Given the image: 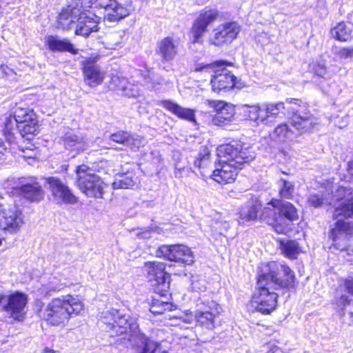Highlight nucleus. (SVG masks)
Masks as SVG:
<instances>
[{
	"label": "nucleus",
	"instance_id": "nucleus-13",
	"mask_svg": "<svg viewBox=\"0 0 353 353\" xmlns=\"http://www.w3.org/2000/svg\"><path fill=\"white\" fill-rule=\"evenodd\" d=\"M157 255L170 261L192 265L194 261V256L191 249L184 245H163L160 246Z\"/></svg>",
	"mask_w": 353,
	"mask_h": 353
},
{
	"label": "nucleus",
	"instance_id": "nucleus-23",
	"mask_svg": "<svg viewBox=\"0 0 353 353\" xmlns=\"http://www.w3.org/2000/svg\"><path fill=\"white\" fill-rule=\"evenodd\" d=\"M62 141L67 150L74 153L73 157L90 147L86 137L80 132H68L62 138Z\"/></svg>",
	"mask_w": 353,
	"mask_h": 353
},
{
	"label": "nucleus",
	"instance_id": "nucleus-55",
	"mask_svg": "<svg viewBox=\"0 0 353 353\" xmlns=\"http://www.w3.org/2000/svg\"><path fill=\"white\" fill-rule=\"evenodd\" d=\"M348 170L350 174L353 175V161L349 163Z\"/></svg>",
	"mask_w": 353,
	"mask_h": 353
},
{
	"label": "nucleus",
	"instance_id": "nucleus-45",
	"mask_svg": "<svg viewBox=\"0 0 353 353\" xmlns=\"http://www.w3.org/2000/svg\"><path fill=\"white\" fill-rule=\"evenodd\" d=\"M65 285L63 283H61L58 281L57 279H53V280L50 281L46 285L44 286L45 290L47 293L60 291L63 289Z\"/></svg>",
	"mask_w": 353,
	"mask_h": 353
},
{
	"label": "nucleus",
	"instance_id": "nucleus-61",
	"mask_svg": "<svg viewBox=\"0 0 353 353\" xmlns=\"http://www.w3.org/2000/svg\"><path fill=\"white\" fill-rule=\"evenodd\" d=\"M201 170V172H205V170ZM202 175H203V176H205V174H204V173H202Z\"/></svg>",
	"mask_w": 353,
	"mask_h": 353
},
{
	"label": "nucleus",
	"instance_id": "nucleus-31",
	"mask_svg": "<svg viewBox=\"0 0 353 353\" xmlns=\"http://www.w3.org/2000/svg\"><path fill=\"white\" fill-rule=\"evenodd\" d=\"M112 84L114 85V89L121 91V94L128 97H136L139 95L138 88L130 84L124 77H113L112 78Z\"/></svg>",
	"mask_w": 353,
	"mask_h": 353
},
{
	"label": "nucleus",
	"instance_id": "nucleus-58",
	"mask_svg": "<svg viewBox=\"0 0 353 353\" xmlns=\"http://www.w3.org/2000/svg\"><path fill=\"white\" fill-rule=\"evenodd\" d=\"M149 88L153 89V90H157L158 88L157 87L156 84L154 83H152L151 86H149Z\"/></svg>",
	"mask_w": 353,
	"mask_h": 353
},
{
	"label": "nucleus",
	"instance_id": "nucleus-16",
	"mask_svg": "<svg viewBox=\"0 0 353 353\" xmlns=\"http://www.w3.org/2000/svg\"><path fill=\"white\" fill-rule=\"evenodd\" d=\"M195 319L198 325L208 330L214 327V319L221 312L220 305L214 301L197 304Z\"/></svg>",
	"mask_w": 353,
	"mask_h": 353
},
{
	"label": "nucleus",
	"instance_id": "nucleus-7",
	"mask_svg": "<svg viewBox=\"0 0 353 353\" xmlns=\"http://www.w3.org/2000/svg\"><path fill=\"white\" fill-rule=\"evenodd\" d=\"M258 276H264L269 285L275 290H290L294 289L296 286L294 273L285 264L272 261L263 265L259 269Z\"/></svg>",
	"mask_w": 353,
	"mask_h": 353
},
{
	"label": "nucleus",
	"instance_id": "nucleus-51",
	"mask_svg": "<svg viewBox=\"0 0 353 353\" xmlns=\"http://www.w3.org/2000/svg\"><path fill=\"white\" fill-rule=\"evenodd\" d=\"M12 128V118L10 117L9 119H8L6 123V130L8 131V134H6V138L8 141H11V138L12 137V134L11 132H9V130H10Z\"/></svg>",
	"mask_w": 353,
	"mask_h": 353
},
{
	"label": "nucleus",
	"instance_id": "nucleus-46",
	"mask_svg": "<svg viewBox=\"0 0 353 353\" xmlns=\"http://www.w3.org/2000/svg\"><path fill=\"white\" fill-rule=\"evenodd\" d=\"M199 157V158L195 160L194 166L200 170H204L210 164V154H200Z\"/></svg>",
	"mask_w": 353,
	"mask_h": 353
},
{
	"label": "nucleus",
	"instance_id": "nucleus-1",
	"mask_svg": "<svg viewBox=\"0 0 353 353\" xmlns=\"http://www.w3.org/2000/svg\"><path fill=\"white\" fill-rule=\"evenodd\" d=\"M217 155L219 163L212 172V178L221 184L234 182L243 165L255 158L250 148L236 141L219 146Z\"/></svg>",
	"mask_w": 353,
	"mask_h": 353
},
{
	"label": "nucleus",
	"instance_id": "nucleus-6",
	"mask_svg": "<svg viewBox=\"0 0 353 353\" xmlns=\"http://www.w3.org/2000/svg\"><path fill=\"white\" fill-rule=\"evenodd\" d=\"M232 65L231 62L219 60L201 66L196 70L210 74L212 91L216 94H223L234 88H241L242 87L241 83L237 81L234 74L227 68V66Z\"/></svg>",
	"mask_w": 353,
	"mask_h": 353
},
{
	"label": "nucleus",
	"instance_id": "nucleus-50",
	"mask_svg": "<svg viewBox=\"0 0 353 353\" xmlns=\"http://www.w3.org/2000/svg\"><path fill=\"white\" fill-rule=\"evenodd\" d=\"M344 285L346 291L353 296V277L348 276L344 281Z\"/></svg>",
	"mask_w": 353,
	"mask_h": 353
},
{
	"label": "nucleus",
	"instance_id": "nucleus-18",
	"mask_svg": "<svg viewBox=\"0 0 353 353\" xmlns=\"http://www.w3.org/2000/svg\"><path fill=\"white\" fill-rule=\"evenodd\" d=\"M180 51V43L178 39L166 37L157 44L156 52L163 64L172 62Z\"/></svg>",
	"mask_w": 353,
	"mask_h": 353
},
{
	"label": "nucleus",
	"instance_id": "nucleus-36",
	"mask_svg": "<svg viewBox=\"0 0 353 353\" xmlns=\"http://www.w3.org/2000/svg\"><path fill=\"white\" fill-rule=\"evenodd\" d=\"M334 201L338 202L337 204L339 203V201L336 199L334 194L330 198L320 192L310 194L307 199L308 203L314 208H319L323 205H332Z\"/></svg>",
	"mask_w": 353,
	"mask_h": 353
},
{
	"label": "nucleus",
	"instance_id": "nucleus-24",
	"mask_svg": "<svg viewBox=\"0 0 353 353\" xmlns=\"http://www.w3.org/2000/svg\"><path fill=\"white\" fill-rule=\"evenodd\" d=\"M19 192L32 202H39L43 199L44 191L36 179L29 178L22 181Z\"/></svg>",
	"mask_w": 353,
	"mask_h": 353
},
{
	"label": "nucleus",
	"instance_id": "nucleus-9",
	"mask_svg": "<svg viewBox=\"0 0 353 353\" xmlns=\"http://www.w3.org/2000/svg\"><path fill=\"white\" fill-rule=\"evenodd\" d=\"M77 185L89 197L102 198L104 183L94 171L85 165L78 166L76 170Z\"/></svg>",
	"mask_w": 353,
	"mask_h": 353
},
{
	"label": "nucleus",
	"instance_id": "nucleus-20",
	"mask_svg": "<svg viewBox=\"0 0 353 353\" xmlns=\"http://www.w3.org/2000/svg\"><path fill=\"white\" fill-rule=\"evenodd\" d=\"M27 302L28 298L25 294L16 292L8 296V303L3 310L10 317L20 321L25 314L24 310Z\"/></svg>",
	"mask_w": 353,
	"mask_h": 353
},
{
	"label": "nucleus",
	"instance_id": "nucleus-43",
	"mask_svg": "<svg viewBox=\"0 0 353 353\" xmlns=\"http://www.w3.org/2000/svg\"><path fill=\"white\" fill-rule=\"evenodd\" d=\"M128 137L129 132L125 131H119L111 134L110 136V140L126 146Z\"/></svg>",
	"mask_w": 353,
	"mask_h": 353
},
{
	"label": "nucleus",
	"instance_id": "nucleus-12",
	"mask_svg": "<svg viewBox=\"0 0 353 353\" xmlns=\"http://www.w3.org/2000/svg\"><path fill=\"white\" fill-rule=\"evenodd\" d=\"M241 27L236 21H227L214 28L209 37V43L215 46L231 43L236 39Z\"/></svg>",
	"mask_w": 353,
	"mask_h": 353
},
{
	"label": "nucleus",
	"instance_id": "nucleus-11",
	"mask_svg": "<svg viewBox=\"0 0 353 353\" xmlns=\"http://www.w3.org/2000/svg\"><path fill=\"white\" fill-rule=\"evenodd\" d=\"M163 263L153 261L145 264L147 278L155 287V291L161 296H165L170 288V275L165 272Z\"/></svg>",
	"mask_w": 353,
	"mask_h": 353
},
{
	"label": "nucleus",
	"instance_id": "nucleus-37",
	"mask_svg": "<svg viewBox=\"0 0 353 353\" xmlns=\"http://www.w3.org/2000/svg\"><path fill=\"white\" fill-rule=\"evenodd\" d=\"M125 35V32L123 30L108 34L105 38L106 48L115 49L117 47H120L124 41Z\"/></svg>",
	"mask_w": 353,
	"mask_h": 353
},
{
	"label": "nucleus",
	"instance_id": "nucleus-10",
	"mask_svg": "<svg viewBox=\"0 0 353 353\" xmlns=\"http://www.w3.org/2000/svg\"><path fill=\"white\" fill-rule=\"evenodd\" d=\"M94 3L103 9V19L108 22H117L134 10L132 0H95Z\"/></svg>",
	"mask_w": 353,
	"mask_h": 353
},
{
	"label": "nucleus",
	"instance_id": "nucleus-52",
	"mask_svg": "<svg viewBox=\"0 0 353 353\" xmlns=\"http://www.w3.org/2000/svg\"><path fill=\"white\" fill-rule=\"evenodd\" d=\"M350 299L349 297L346 295H342L339 301V303L340 305H342L343 306H346L347 305H349L350 303Z\"/></svg>",
	"mask_w": 353,
	"mask_h": 353
},
{
	"label": "nucleus",
	"instance_id": "nucleus-38",
	"mask_svg": "<svg viewBox=\"0 0 353 353\" xmlns=\"http://www.w3.org/2000/svg\"><path fill=\"white\" fill-rule=\"evenodd\" d=\"M279 196L282 199H290L294 191V184L290 181L281 179L277 181Z\"/></svg>",
	"mask_w": 353,
	"mask_h": 353
},
{
	"label": "nucleus",
	"instance_id": "nucleus-40",
	"mask_svg": "<svg viewBox=\"0 0 353 353\" xmlns=\"http://www.w3.org/2000/svg\"><path fill=\"white\" fill-rule=\"evenodd\" d=\"M281 249L283 254L290 259H296L300 252L299 243L295 241L282 242Z\"/></svg>",
	"mask_w": 353,
	"mask_h": 353
},
{
	"label": "nucleus",
	"instance_id": "nucleus-3",
	"mask_svg": "<svg viewBox=\"0 0 353 353\" xmlns=\"http://www.w3.org/2000/svg\"><path fill=\"white\" fill-rule=\"evenodd\" d=\"M84 305L70 294L51 300L41 311V317L48 325L63 327L73 316L80 315Z\"/></svg>",
	"mask_w": 353,
	"mask_h": 353
},
{
	"label": "nucleus",
	"instance_id": "nucleus-34",
	"mask_svg": "<svg viewBox=\"0 0 353 353\" xmlns=\"http://www.w3.org/2000/svg\"><path fill=\"white\" fill-rule=\"evenodd\" d=\"M265 117L267 118V125L273 121V119L285 114V107L283 102L264 103Z\"/></svg>",
	"mask_w": 353,
	"mask_h": 353
},
{
	"label": "nucleus",
	"instance_id": "nucleus-26",
	"mask_svg": "<svg viewBox=\"0 0 353 353\" xmlns=\"http://www.w3.org/2000/svg\"><path fill=\"white\" fill-rule=\"evenodd\" d=\"M46 43L50 50L52 52H68L76 54L78 50L68 39H61L55 35H49L46 39Z\"/></svg>",
	"mask_w": 353,
	"mask_h": 353
},
{
	"label": "nucleus",
	"instance_id": "nucleus-29",
	"mask_svg": "<svg viewBox=\"0 0 353 353\" xmlns=\"http://www.w3.org/2000/svg\"><path fill=\"white\" fill-rule=\"evenodd\" d=\"M161 105L180 119L195 122L194 110L185 108L169 100L161 101Z\"/></svg>",
	"mask_w": 353,
	"mask_h": 353
},
{
	"label": "nucleus",
	"instance_id": "nucleus-17",
	"mask_svg": "<svg viewBox=\"0 0 353 353\" xmlns=\"http://www.w3.org/2000/svg\"><path fill=\"white\" fill-rule=\"evenodd\" d=\"M47 189L50 192L53 200L57 203L72 204L77 199L68 187L57 177L50 176L46 179Z\"/></svg>",
	"mask_w": 353,
	"mask_h": 353
},
{
	"label": "nucleus",
	"instance_id": "nucleus-48",
	"mask_svg": "<svg viewBox=\"0 0 353 353\" xmlns=\"http://www.w3.org/2000/svg\"><path fill=\"white\" fill-rule=\"evenodd\" d=\"M313 70L315 75L321 78H326L327 70L325 66L323 64L318 63L314 66Z\"/></svg>",
	"mask_w": 353,
	"mask_h": 353
},
{
	"label": "nucleus",
	"instance_id": "nucleus-4",
	"mask_svg": "<svg viewBox=\"0 0 353 353\" xmlns=\"http://www.w3.org/2000/svg\"><path fill=\"white\" fill-rule=\"evenodd\" d=\"M83 2L78 0L76 6L70 5L59 14L58 22L63 29H69L74 23H77L75 29L77 35L88 37L92 32L99 30L101 17L90 11L82 10Z\"/></svg>",
	"mask_w": 353,
	"mask_h": 353
},
{
	"label": "nucleus",
	"instance_id": "nucleus-60",
	"mask_svg": "<svg viewBox=\"0 0 353 353\" xmlns=\"http://www.w3.org/2000/svg\"><path fill=\"white\" fill-rule=\"evenodd\" d=\"M201 170V172H205V170ZM202 175H203V176H205V174H204V173H202Z\"/></svg>",
	"mask_w": 353,
	"mask_h": 353
},
{
	"label": "nucleus",
	"instance_id": "nucleus-15",
	"mask_svg": "<svg viewBox=\"0 0 353 353\" xmlns=\"http://www.w3.org/2000/svg\"><path fill=\"white\" fill-rule=\"evenodd\" d=\"M22 212L16 206H3L0 215V229L9 234H16L22 227Z\"/></svg>",
	"mask_w": 353,
	"mask_h": 353
},
{
	"label": "nucleus",
	"instance_id": "nucleus-28",
	"mask_svg": "<svg viewBox=\"0 0 353 353\" xmlns=\"http://www.w3.org/2000/svg\"><path fill=\"white\" fill-rule=\"evenodd\" d=\"M242 114L246 119L254 122L256 125H267L263 104L261 106L258 104L252 105L245 104L242 107Z\"/></svg>",
	"mask_w": 353,
	"mask_h": 353
},
{
	"label": "nucleus",
	"instance_id": "nucleus-44",
	"mask_svg": "<svg viewBox=\"0 0 353 353\" xmlns=\"http://www.w3.org/2000/svg\"><path fill=\"white\" fill-rule=\"evenodd\" d=\"M38 120L36 116L34 117V121H27L26 123H21L23 125L21 126L22 128L23 131L26 134H34L38 130Z\"/></svg>",
	"mask_w": 353,
	"mask_h": 353
},
{
	"label": "nucleus",
	"instance_id": "nucleus-33",
	"mask_svg": "<svg viewBox=\"0 0 353 353\" xmlns=\"http://www.w3.org/2000/svg\"><path fill=\"white\" fill-rule=\"evenodd\" d=\"M137 179L133 172L119 173L117 174L112 187L115 190L132 188L137 183Z\"/></svg>",
	"mask_w": 353,
	"mask_h": 353
},
{
	"label": "nucleus",
	"instance_id": "nucleus-32",
	"mask_svg": "<svg viewBox=\"0 0 353 353\" xmlns=\"http://www.w3.org/2000/svg\"><path fill=\"white\" fill-rule=\"evenodd\" d=\"M332 36L341 41H347L353 38V23L340 22L330 30Z\"/></svg>",
	"mask_w": 353,
	"mask_h": 353
},
{
	"label": "nucleus",
	"instance_id": "nucleus-30",
	"mask_svg": "<svg viewBox=\"0 0 353 353\" xmlns=\"http://www.w3.org/2000/svg\"><path fill=\"white\" fill-rule=\"evenodd\" d=\"M85 82L90 87H96L101 84L104 79V73L99 66L87 63L83 68Z\"/></svg>",
	"mask_w": 353,
	"mask_h": 353
},
{
	"label": "nucleus",
	"instance_id": "nucleus-56",
	"mask_svg": "<svg viewBox=\"0 0 353 353\" xmlns=\"http://www.w3.org/2000/svg\"><path fill=\"white\" fill-rule=\"evenodd\" d=\"M339 188H343V186H338V187L336 188V190H334H334H332V195H331V196H330V195H329V194H325V195H326L327 197L332 198V196L334 194H335V192H336V190H338ZM343 188H345V187H343ZM345 189H348V188H345ZM350 190H352V188H350Z\"/></svg>",
	"mask_w": 353,
	"mask_h": 353
},
{
	"label": "nucleus",
	"instance_id": "nucleus-42",
	"mask_svg": "<svg viewBox=\"0 0 353 353\" xmlns=\"http://www.w3.org/2000/svg\"><path fill=\"white\" fill-rule=\"evenodd\" d=\"M144 145V139L139 136H134L129 133L126 146L136 150Z\"/></svg>",
	"mask_w": 353,
	"mask_h": 353
},
{
	"label": "nucleus",
	"instance_id": "nucleus-5",
	"mask_svg": "<svg viewBox=\"0 0 353 353\" xmlns=\"http://www.w3.org/2000/svg\"><path fill=\"white\" fill-rule=\"evenodd\" d=\"M100 321L101 327L110 332L111 336L125 334L132 345L134 343V336L141 334L137 321L117 309L103 312Z\"/></svg>",
	"mask_w": 353,
	"mask_h": 353
},
{
	"label": "nucleus",
	"instance_id": "nucleus-59",
	"mask_svg": "<svg viewBox=\"0 0 353 353\" xmlns=\"http://www.w3.org/2000/svg\"><path fill=\"white\" fill-rule=\"evenodd\" d=\"M3 298H4L3 295H0V303L2 302Z\"/></svg>",
	"mask_w": 353,
	"mask_h": 353
},
{
	"label": "nucleus",
	"instance_id": "nucleus-49",
	"mask_svg": "<svg viewBox=\"0 0 353 353\" xmlns=\"http://www.w3.org/2000/svg\"><path fill=\"white\" fill-rule=\"evenodd\" d=\"M341 58L347 59L353 57V48H341L338 52Z\"/></svg>",
	"mask_w": 353,
	"mask_h": 353
},
{
	"label": "nucleus",
	"instance_id": "nucleus-22",
	"mask_svg": "<svg viewBox=\"0 0 353 353\" xmlns=\"http://www.w3.org/2000/svg\"><path fill=\"white\" fill-rule=\"evenodd\" d=\"M206 103L216 112L212 120L215 125H221L232 121L234 114V107L222 101L208 100Z\"/></svg>",
	"mask_w": 353,
	"mask_h": 353
},
{
	"label": "nucleus",
	"instance_id": "nucleus-21",
	"mask_svg": "<svg viewBox=\"0 0 353 353\" xmlns=\"http://www.w3.org/2000/svg\"><path fill=\"white\" fill-rule=\"evenodd\" d=\"M263 221L271 225L278 234H286L289 231V224L279 215L278 208L265 207L261 215Z\"/></svg>",
	"mask_w": 353,
	"mask_h": 353
},
{
	"label": "nucleus",
	"instance_id": "nucleus-62",
	"mask_svg": "<svg viewBox=\"0 0 353 353\" xmlns=\"http://www.w3.org/2000/svg\"><path fill=\"white\" fill-rule=\"evenodd\" d=\"M1 243H2V239H0V245H1Z\"/></svg>",
	"mask_w": 353,
	"mask_h": 353
},
{
	"label": "nucleus",
	"instance_id": "nucleus-25",
	"mask_svg": "<svg viewBox=\"0 0 353 353\" xmlns=\"http://www.w3.org/2000/svg\"><path fill=\"white\" fill-rule=\"evenodd\" d=\"M268 205L278 208L279 215L284 219L290 225V222L296 221L299 219V214L296 208L290 202H283L281 200L272 199Z\"/></svg>",
	"mask_w": 353,
	"mask_h": 353
},
{
	"label": "nucleus",
	"instance_id": "nucleus-27",
	"mask_svg": "<svg viewBox=\"0 0 353 353\" xmlns=\"http://www.w3.org/2000/svg\"><path fill=\"white\" fill-rule=\"evenodd\" d=\"M261 208V204L256 200H250L243 205L239 212V223L244 224L251 221H255L258 212Z\"/></svg>",
	"mask_w": 353,
	"mask_h": 353
},
{
	"label": "nucleus",
	"instance_id": "nucleus-2",
	"mask_svg": "<svg viewBox=\"0 0 353 353\" xmlns=\"http://www.w3.org/2000/svg\"><path fill=\"white\" fill-rule=\"evenodd\" d=\"M334 196L339 203L333 212L332 218L337 221L331 226L330 238L336 249L344 250L353 236V223L343 220L353 217V190L339 188Z\"/></svg>",
	"mask_w": 353,
	"mask_h": 353
},
{
	"label": "nucleus",
	"instance_id": "nucleus-39",
	"mask_svg": "<svg viewBox=\"0 0 353 353\" xmlns=\"http://www.w3.org/2000/svg\"><path fill=\"white\" fill-rule=\"evenodd\" d=\"M35 114L27 108H17L13 113V119L17 123H23L34 120Z\"/></svg>",
	"mask_w": 353,
	"mask_h": 353
},
{
	"label": "nucleus",
	"instance_id": "nucleus-53",
	"mask_svg": "<svg viewBox=\"0 0 353 353\" xmlns=\"http://www.w3.org/2000/svg\"><path fill=\"white\" fill-rule=\"evenodd\" d=\"M137 236L139 238L148 239L150 237V232L149 231H144L143 232H140V233L137 234Z\"/></svg>",
	"mask_w": 353,
	"mask_h": 353
},
{
	"label": "nucleus",
	"instance_id": "nucleus-19",
	"mask_svg": "<svg viewBox=\"0 0 353 353\" xmlns=\"http://www.w3.org/2000/svg\"><path fill=\"white\" fill-rule=\"evenodd\" d=\"M292 125L301 134L314 130L319 124L318 119L307 110H299L291 117Z\"/></svg>",
	"mask_w": 353,
	"mask_h": 353
},
{
	"label": "nucleus",
	"instance_id": "nucleus-35",
	"mask_svg": "<svg viewBox=\"0 0 353 353\" xmlns=\"http://www.w3.org/2000/svg\"><path fill=\"white\" fill-rule=\"evenodd\" d=\"M272 139L279 141L285 142L292 141L294 138V132L289 128L286 123L278 125L271 134Z\"/></svg>",
	"mask_w": 353,
	"mask_h": 353
},
{
	"label": "nucleus",
	"instance_id": "nucleus-41",
	"mask_svg": "<svg viewBox=\"0 0 353 353\" xmlns=\"http://www.w3.org/2000/svg\"><path fill=\"white\" fill-rule=\"evenodd\" d=\"M171 310V305L165 301H154L150 306V311L154 314H161Z\"/></svg>",
	"mask_w": 353,
	"mask_h": 353
},
{
	"label": "nucleus",
	"instance_id": "nucleus-8",
	"mask_svg": "<svg viewBox=\"0 0 353 353\" xmlns=\"http://www.w3.org/2000/svg\"><path fill=\"white\" fill-rule=\"evenodd\" d=\"M263 276L257 277L256 291L251 300L252 307L264 314H270L277 305L278 294Z\"/></svg>",
	"mask_w": 353,
	"mask_h": 353
},
{
	"label": "nucleus",
	"instance_id": "nucleus-14",
	"mask_svg": "<svg viewBox=\"0 0 353 353\" xmlns=\"http://www.w3.org/2000/svg\"><path fill=\"white\" fill-rule=\"evenodd\" d=\"M224 19L223 12L216 9L201 10L192 27V34L194 43H200L208 26L215 21H221Z\"/></svg>",
	"mask_w": 353,
	"mask_h": 353
},
{
	"label": "nucleus",
	"instance_id": "nucleus-47",
	"mask_svg": "<svg viewBox=\"0 0 353 353\" xmlns=\"http://www.w3.org/2000/svg\"><path fill=\"white\" fill-rule=\"evenodd\" d=\"M190 172V168L186 166L175 165L174 176L176 178H183L188 176Z\"/></svg>",
	"mask_w": 353,
	"mask_h": 353
},
{
	"label": "nucleus",
	"instance_id": "nucleus-57",
	"mask_svg": "<svg viewBox=\"0 0 353 353\" xmlns=\"http://www.w3.org/2000/svg\"><path fill=\"white\" fill-rule=\"evenodd\" d=\"M43 353H54V351L50 348L46 347L43 350Z\"/></svg>",
	"mask_w": 353,
	"mask_h": 353
},
{
	"label": "nucleus",
	"instance_id": "nucleus-54",
	"mask_svg": "<svg viewBox=\"0 0 353 353\" xmlns=\"http://www.w3.org/2000/svg\"><path fill=\"white\" fill-rule=\"evenodd\" d=\"M6 148L3 146V141L2 140L0 139V160L3 159V150H5Z\"/></svg>",
	"mask_w": 353,
	"mask_h": 353
}]
</instances>
